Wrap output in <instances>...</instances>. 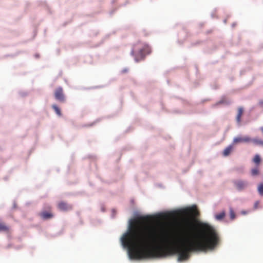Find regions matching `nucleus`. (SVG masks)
Here are the masks:
<instances>
[{
	"label": "nucleus",
	"instance_id": "f257e3e1",
	"mask_svg": "<svg viewBox=\"0 0 263 263\" xmlns=\"http://www.w3.org/2000/svg\"><path fill=\"white\" fill-rule=\"evenodd\" d=\"M193 226L190 219H183L173 241L162 225H134L121 240L122 245L128 248L130 259L160 258L177 253L180 261L187 259L191 251L213 250L219 243V236L213 227L200 223L198 233L192 236Z\"/></svg>",
	"mask_w": 263,
	"mask_h": 263
},
{
	"label": "nucleus",
	"instance_id": "f03ea898",
	"mask_svg": "<svg viewBox=\"0 0 263 263\" xmlns=\"http://www.w3.org/2000/svg\"><path fill=\"white\" fill-rule=\"evenodd\" d=\"M151 52V48L145 44L137 43L135 45L131 54L135 57V60L139 61Z\"/></svg>",
	"mask_w": 263,
	"mask_h": 263
},
{
	"label": "nucleus",
	"instance_id": "7ed1b4c3",
	"mask_svg": "<svg viewBox=\"0 0 263 263\" xmlns=\"http://www.w3.org/2000/svg\"><path fill=\"white\" fill-rule=\"evenodd\" d=\"M51 210V206L47 205L45 206V210L39 213V216L44 220L51 219L54 217V214L52 213Z\"/></svg>",
	"mask_w": 263,
	"mask_h": 263
},
{
	"label": "nucleus",
	"instance_id": "20e7f679",
	"mask_svg": "<svg viewBox=\"0 0 263 263\" xmlns=\"http://www.w3.org/2000/svg\"><path fill=\"white\" fill-rule=\"evenodd\" d=\"M54 96L55 99L59 102L64 103L66 101V97L63 89L61 87H59L55 89Z\"/></svg>",
	"mask_w": 263,
	"mask_h": 263
},
{
	"label": "nucleus",
	"instance_id": "39448f33",
	"mask_svg": "<svg viewBox=\"0 0 263 263\" xmlns=\"http://www.w3.org/2000/svg\"><path fill=\"white\" fill-rule=\"evenodd\" d=\"M233 182L235 187L238 191L243 190L247 187L248 185V182L247 181L241 179L234 180Z\"/></svg>",
	"mask_w": 263,
	"mask_h": 263
},
{
	"label": "nucleus",
	"instance_id": "423d86ee",
	"mask_svg": "<svg viewBox=\"0 0 263 263\" xmlns=\"http://www.w3.org/2000/svg\"><path fill=\"white\" fill-rule=\"evenodd\" d=\"M58 208L61 211H68L72 209V206L65 202L61 201L58 203Z\"/></svg>",
	"mask_w": 263,
	"mask_h": 263
},
{
	"label": "nucleus",
	"instance_id": "0eeeda50",
	"mask_svg": "<svg viewBox=\"0 0 263 263\" xmlns=\"http://www.w3.org/2000/svg\"><path fill=\"white\" fill-rule=\"evenodd\" d=\"M251 138H250L248 136H245L244 137H235L233 139V142L234 144H237V143H241V142H245V143L250 142H251Z\"/></svg>",
	"mask_w": 263,
	"mask_h": 263
},
{
	"label": "nucleus",
	"instance_id": "6e6552de",
	"mask_svg": "<svg viewBox=\"0 0 263 263\" xmlns=\"http://www.w3.org/2000/svg\"><path fill=\"white\" fill-rule=\"evenodd\" d=\"M187 214L193 218H196L199 215L198 211L195 208L188 210Z\"/></svg>",
	"mask_w": 263,
	"mask_h": 263
},
{
	"label": "nucleus",
	"instance_id": "1a4fd4ad",
	"mask_svg": "<svg viewBox=\"0 0 263 263\" xmlns=\"http://www.w3.org/2000/svg\"><path fill=\"white\" fill-rule=\"evenodd\" d=\"M233 149V147L232 145H230L227 147L223 152V156L224 157L228 156Z\"/></svg>",
	"mask_w": 263,
	"mask_h": 263
},
{
	"label": "nucleus",
	"instance_id": "9d476101",
	"mask_svg": "<svg viewBox=\"0 0 263 263\" xmlns=\"http://www.w3.org/2000/svg\"><path fill=\"white\" fill-rule=\"evenodd\" d=\"M243 110L242 107H239L238 109V113L236 117V120L238 123H240L241 121V117L243 114Z\"/></svg>",
	"mask_w": 263,
	"mask_h": 263
},
{
	"label": "nucleus",
	"instance_id": "9b49d317",
	"mask_svg": "<svg viewBox=\"0 0 263 263\" xmlns=\"http://www.w3.org/2000/svg\"><path fill=\"white\" fill-rule=\"evenodd\" d=\"M226 216V213L224 211H222V212L215 215V217L216 220H221L224 218Z\"/></svg>",
	"mask_w": 263,
	"mask_h": 263
},
{
	"label": "nucleus",
	"instance_id": "f8f14e48",
	"mask_svg": "<svg viewBox=\"0 0 263 263\" xmlns=\"http://www.w3.org/2000/svg\"><path fill=\"white\" fill-rule=\"evenodd\" d=\"M251 142H253L254 144L263 146V140L258 139H251Z\"/></svg>",
	"mask_w": 263,
	"mask_h": 263
},
{
	"label": "nucleus",
	"instance_id": "ddd939ff",
	"mask_svg": "<svg viewBox=\"0 0 263 263\" xmlns=\"http://www.w3.org/2000/svg\"><path fill=\"white\" fill-rule=\"evenodd\" d=\"M52 107L58 116H61L62 115L61 110L57 105H52Z\"/></svg>",
	"mask_w": 263,
	"mask_h": 263
},
{
	"label": "nucleus",
	"instance_id": "4468645a",
	"mask_svg": "<svg viewBox=\"0 0 263 263\" xmlns=\"http://www.w3.org/2000/svg\"><path fill=\"white\" fill-rule=\"evenodd\" d=\"M8 232L9 228L3 223H0V232Z\"/></svg>",
	"mask_w": 263,
	"mask_h": 263
},
{
	"label": "nucleus",
	"instance_id": "2eb2a0df",
	"mask_svg": "<svg viewBox=\"0 0 263 263\" xmlns=\"http://www.w3.org/2000/svg\"><path fill=\"white\" fill-rule=\"evenodd\" d=\"M230 216L231 220H233L236 218L235 212L232 208H230Z\"/></svg>",
	"mask_w": 263,
	"mask_h": 263
},
{
	"label": "nucleus",
	"instance_id": "dca6fc26",
	"mask_svg": "<svg viewBox=\"0 0 263 263\" xmlns=\"http://www.w3.org/2000/svg\"><path fill=\"white\" fill-rule=\"evenodd\" d=\"M257 190L259 194L261 196H263V183H261L258 185Z\"/></svg>",
	"mask_w": 263,
	"mask_h": 263
},
{
	"label": "nucleus",
	"instance_id": "f3484780",
	"mask_svg": "<svg viewBox=\"0 0 263 263\" xmlns=\"http://www.w3.org/2000/svg\"><path fill=\"white\" fill-rule=\"evenodd\" d=\"M253 161L256 164H259L260 162V158L259 156L258 155H255L253 159Z\"/></svg>",
	"mask_w": 263,
	"mask_h": 263
},
{
	"label": "nucleus",
	"instance_id": "a211bd4d",
	"mask_svg": "<svg viewBox=\"0 0 263 263\" xmlns=\"http://www.w3.org/2000/svg\"><path fill=\"white\" fill-rule=\"evenodd\" d=\"M258 174H259V171H258V168H253L251 170L252 175L255 176V175H258Z\"/></svg>",
	"mask_w": 263,
	"mask_h": 263
},
{
	"label": "nucleus",
	"instance_id": "6ab92c4d",
	"mask_svg": "<svg viewBox=\"0 0 263 263\" xmlns=\"http://www.w3.org/2000/svg\"><path fill=\"white\" fill-rule=\"evenodd\" d=\"M241 213L243 215H245V214H247L248 213V212L246 211H242L241 212Z\"/></svg>",
	"mask_w": 263,
	"mask_h": 263
},
{
	"label": "nucleus",
	"instance_id": "aec40b11",
	"mask_svg": "<svg viewBox=\"0 0 263 263\" xmlns=\"http://www.w3.org/2000/svg\"><path fill=\"white\" fill-rule=\"evenodd\" d=\"M257 204H258V202H256L255 203V206L256 208L257 207Z\"/></svg>",
	"mask_w": 263,
	"mask_h": 263
},
{
	"label": "nucleus",
	"instance_id": "412c9836",
	"mask_svg": "<svg viewBox=\"0 0 263 263\" xmlns=\"http://www.w3.org/2000/svg\"><path fill=\"white\" fill-rule=\"evenodd\" d=\"M123 71L124 72H126V71H127V70H123Z\"/></svg>",
	"mask_w": 263,
	"mask_h": 263
}]
</instances>
